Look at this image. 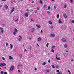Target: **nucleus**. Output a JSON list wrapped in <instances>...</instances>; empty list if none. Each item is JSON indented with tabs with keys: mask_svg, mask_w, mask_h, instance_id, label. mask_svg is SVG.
Segmentation results:
<instances>
[{
	"mask_svg": "<svg viewBox=\"0 0 74 74\" xmlns=\"http://www.w3.org/2000/svg\"><path fill=\"white\" fill-rule=\"evenodd\" d=\"M37 68H35V70L36 71V70H37Z\"/></svg>",
	"mask_w": 74,
	"mask_h": 74,
	"instance_id": "nucleus-54",
	"label": "nucleus"
},
{
	"mask_svg": "<svg viewBox=\"0 0 74 74\" xmlns=\"http://www.w3.org/2000/svg\"><path fill=\"white\" fill-rule=\"evenodd\" d=\"M48 14H50V12H48V11H47V12Z\"/></svg>",
	"mask_w": 74,
	"mask_h": 74,
	"instance_id": "nucleus-53",
	"label": "nucleus"
},
{
	"mask_svg": "<svg viewBox=\"0 0 74 74\" xmlns=\"http://www.w3.org/2000/svg\"><path fill=\"white\" fill-rule=\"evenodd\" d=\"M42 64L43 66H44V65H45V64H46V62H44L43 63H42Z\"/></svg>",
	"mask_w": 74,
	"mask_h": 74,
	"instance_id": "nucleus-19",
	"label": "nucleus"
},
{
	"mask_svg": "<svg viewBox=\"0 0 74 74\" xmlns=\"http://www.w3.org/2000/svg\"><path fill=\"white\" fill-rule=\"evenodd\" d=\"M25 15L26 17H27L28 16V14L26 13H25Z\"/></svg>",
	"mask_w": 74,
	"mask_h": 74,
	"instance_id": "nucleus-15",
	"label": "nucleus"
},
{
	"mask_svg": "<svg viewBox=\"0 0 74 74\" xmlns=\"http://www.w3.org/2000/svg\"><path fill=\"white\" fill-rule=\"evenodd\" d=\"M50 8H51L50 7V6H49L48 8V10H49V9H50Z\"/></svg>",
	"mask_w": 74,
	"mask_h": 74,
	"instance_id": "nucleus-42",
	"label": "nucleus"
},
{
	"mask_svg": "<svg viewBox=\"0 0 74 74\" xmlns=\"http://www.w3.org/2000/svg\"><path fill=\"white\" fill-rule=\"evenodd\" d=\"M18 73H21V71L19 70H18Z\"/></svg>",
	"mask_w": 74,
	"mask_h": 74,
	"instance_id": "nucleus-46",
	"label": "nucleus"
},
{
	"mask_svg": "<svg viewBox=\"0 0 74 74\" xmlns=\"http://www.w3.org/2000/svg\"><path fill=\"white\" fill-rule=\"evenodd\" d=\"M32 30H33V31H34V30H35V28H32Z\"/></svg>",
	"mask_w": 74,
	"mask_h": 74,
	"instance_id": "nucleus-40",
	"label": "nucleus"
},
{
	"mask_svg": "<svg viewBox=\"0 0 74 74\" xmlns=\"http://www.w3.org/2000/svg\"><path fill=\"white\" fill-rule=\"evenodd\" d=\"M48 45H49V44L48 43L46 45L47 47H48Z\"/></svg>",
	"mask_w": 74,
	"mask_h": 74,
	"instance_id": "nucleus-25",
	"label": "nucleus"
},
{
	"mask_svg": "<svg viewBox=\"0 0 74 74\" xmlns=\"http://www.w3.org/2000/svg\"><path fill=\"white\" fill-rule=\"evenodd\" d=\"M49 69H47L46 70V71L47 73H49Z\"/></svg>",
	"mask_w": 74,
	"mask_h": 74,
	"instance_id": "nucleus-8",
	"label": "nucleus"
},
{
	"mask_svg": "<svg viewBox=\"0 0 74 74\" xmlns=\"http://www.w3.org/2000/svg\"><path fill=\"white\" fill-rule=\"evenodd\" d=\"M1 32L2 33H4V30L3 29L2 30Z\"/></svg>",
	"mask_w": 74,
	"mask_h": 74,
	"instance_id": "nucleus-28",
	"label": "nucleus"
},
{
	"mask_svg": "<svg viewBox=\"0 0 74 74\" xmlns=\"http://www.w3.org/2000/svg\"><path fill=\"white\" fill-rule=\"evenodd\" d=\"M37 45L38 46V47H40V46L39 45H38V44H37Z\"/></svg>",
	"mask_w": 74,
	"mask_h": 74,
	"instance_id": "nucleus-56",
	"label": "nucleus"
},
{
	"mask_svg": "<svg viewBox=\"0 0 74 74\" xmlns=\"http://www.w3.org/2000/svg\"><path fill=\"white\" fill-rule=\"evenodd\" d=\"M54 8L55 9V8H56V6H54Z\"/></svg>",
	"mask_w": 74,
	"mask_h": 74,
	"instance_id": "nucleus-61",
	"label": "nucleus"
},
{
	"mask_svg": "<svg viewBox=\"0 0 74 74\" xmlns=\"http://www.w3.org/2000/svg\"><path fill=\"white\" fill-rule=\"evenodd\" d=\"M71 3H73V0H70Z\"/></svg>",
	"mask_w": 74,
	"mask_h": 74,
	"instance_id": "nucleus-48",
	"label": "nucleus"
},
{
	"mask_svg": "<svg viewBox=\"0 0 74 74\" xmlns=\"http://www.w3.org/2000/svg\"><path fill=\"white\" fill-rule=\"evenodd\" d=\"M14 70V66H13L12 65L11 66L10 68L9 69V71H12Z\"/></svg>",
	"mask_w": 74,
	"mask_h": 74,
	"instance_id": "nucleus-1",
	"label": "nucleus"
},
{
	"mask_svg": "<svg viewBox=\"0 0 74 74\" xmlns=\"http://www.w3.org/2000/svg\"><path fill=\"white\" fill-rule=\"evenodd\" d=\"M4 7H5V9H8V6L7 5H5L4 6Z\"/></svg>",
	"mask_w": 74,
	"mask_h": 74,
	"instance_id": "nucleus-12",
	"label": "nucleus"
},
{
	"mask_svg": "<svg viewBox=\"0 0 74 74\" xmlns=\"http://www.w3.org/2000/svg\"><path fill=\"white\" fill-rule=\"evenodd\" d=\"M66 7H67V5H65L64 7V8H66Z\"/></svg>",
	"mask_w": 74,
	"mask_h": 74,
	"instance_id": "nucleus-31",
	"label": "nucleus"
},
{
	"mask_svg": "<svg viewBox=\"0 0 74 74\" xmlns=\"http://www.w3.org/2000/svg\"><path fill=\"white\" fill-rule=\"evenodd\" d=\"M3 7V5H0V8Z\"/></svg>",
	"mask_w": 74,
	"mask_h": 74,
	"instance_id": "nucleus-51",
	"label": "nucleus"
},
{
	"mask_svg": "<svg viewBox=\"0 0 74 74\" xmlns=\"http://www.w3.org/2000/svg\"><path fill=\"white\" fill-rule=\"evenodd\" d=\"M34 3V2L33 1H32V3Z\"/></svg>",
	"mask_w": 74,
	"mask_h": 74,
	"instance_id": "nucleus-60",
	"label": "nucleus"
},
{
	"mask_svg": "<svg viewBox=\"0 0 74 74\" xmlns=\"http://www.w3.org/2000/svg\"><path fill=\"white\" fill-rule=\"evenodd\" d=\"M18 66L19 67H21L22 66H23V65L22 64H20L18 65Z\"/></svg>",
	"mask_w": 74,
	"mask_h": 74,
	"instance_id": "nucleus-23",
	"label": "nucleus"
},
{
	"mask_svg": "<svg viewBox=\"0 0 74 74\" xmlns=\"http://www.w3.org/2000/svg\"><path fill=\"white\" fill-rule=\"evenodd\" d=\"M36 27H38V28H41V26H40L38 25H36Z\"/></svg>",
	"mask_w": 74,
	"mask_h": 74,
	"instance_id": "nucleus-7",
	"label": "nucleus"
},
{
	"mask_svg": "<svg viewBox=\"0 0 74 74\" xmlns=\"http://www.w3.org/2000/svg\"><path fill=\"white\" fill-rule=\"evenodd\" d=\"M10 48L11 49H12V48H13V45H12L11 44H10Z\"/></svg>",
	"mask_w": 74,
	"mask_h": 74,
	"instance_id": "nucleus-14",
	"label": "nucleus"
},
{
	"mask_svg": "<svg viewBox=\"0 0 74 74\" xmlns=\"http://www.w3.org/2000/svg\"><path fill=\"white\" fill-rule=\"evenodd\" d=\"M59 16V14H58L57 15V17L58 19Z\"/></svg>",
	"mask_w": 74,
	"mask_h": 74,
	"instance_id": "nucleus-26",
	"label": "nucleus"
},
{
	"mask_svg": "<svg viewBox=\"0 0 74 74\" xmlns=\"http://www.w3.org/2000/svg\"><path fill=\"white\" fill-rule=\"evenodd\" d=\"M40 4H42V1L41 0H40Z\"/></svg>",
	"mask_w": 74,
	"mask_h": 74,
	"instance_id": "nucleus-24",
	"label": "nucleus"
},
{
	"mask_svg": "<svg viewBox=\"0 0 74 74\" xmlns=\"http://www.w3.org/2000/svg\"><path fill=\"white\" fill-rule=\"evenodd\" d=\"M21 37L22 36L20 35L19 36V37H20V38H18V40L19 41L21 40V39H22V38Z\"/></svg>",
	"mask_w": 74,
	"mask_h": 74,
	"instance_id": "nucleus-4",
	"label": "nucleus"
},
{
	"mask_svg": "<svg viewBox=\"0 0 74 74\" xmlns=\"http://www.w3.org/2000/svg\"><path fill=\"white\" fill-rule=\"evenodd\" d=\"M72 22L73 23H74V20H73L72 21Z\"/></svg>",
	"mask_w": 74,
	"mask_h": 74,
	"instance_id": "nucleus-47",
	"label": "nucleus"
},
{
	"mask_svg": "<svg viewBox=\"0 0 74 74\" xmlns=\"http://www.w3.org/2000/svg\"><path fill=\"white\" fill-rule=\"evenodd\" d=\"M32 47H30L29 48L30 50H32Z\"/></svg>",
	"mask_w": 74,
	"mask_h": 74,
	"instance_id": "nucleus-37",
	"label": "nucleus"
},
{
	"mask_svg": "<svg viewBox=\"0 0 74 74\" xmlns=\"http://www.w3.org/2000/svg\"><path fill=\"white\" fill-rule=\"evenodd\" d=\"M44 7H46V5H44Z\"/></svg>",
	"mask_w": 74,
	"mask_h": 74,
	"instance_id": "nucleus-62",
	"label": "nucleus"
},
{
	"mask_svg": "<svg viewBox=\"0 0 74 74\" xmlns=\"http://www.w3.org/2000/svg\"><path fill=\"white\" fill-rule=\"evenodd\" d=\"M2 59L3 60H5V58L4 57H2Z\"/></svg>",
	"mask_w": 74,
	"mask_h": 74,
	"instance_id": "nucleus-33",
	"label": "nucleus"
},
{
	"mask_svg": "<svg viewBox=\"0 0 74 74\" xmlns=\"http://www.w3.org/2000/svg\"><path fill=\"white\" fill-rule=\"evenodd\" d=\"M8 43H6V47H7V46H8Z\"/></svg>",
	"mask_w": 74,
	"mask_h": 74,
	"instance_id": "nucleus-39",
	"label": "nucleus"
},
{
	"mask_svg": "<svg viewBox=\"0 0 74 74\" xmlns=\"http://www.w3.org/2000/svg\"><path fill=\"white\" fill-rule=\"evenodd\" d=\"M57 74H62V73L58 72L57 73Z\"/></svg>",
	"mask_w": 74,
	"mask_h": 74,
	"instance_id": "nucleus-32",
	"label": "nucleus"
},
{
	"mask_svg": "<svg viewBox=\"0 0 74 74\" xmlns=\"http://www.w3.org/2000/svg\"><path fill=\"white\" fill-rule=\"evenodd\" d=\"M50 36L52 37H55V35L54 34H51Z\"/></svg>",
	"mask_w": 74,
	"mask_h": 74,
	"instance_id": "nucleus-5",
	"label": "nucleus"
},
{
	"mask_svg": "<svg viewBox=\"0 0 74 74\" xmlns=\"http://www.w3.org/2000/svg\"><path fill=\"white\" fill-rule=\"evenodd\" d=\"M56 58L58 60H60V58L59 57L58 58V57H57V56L56 57Z\"/></svg>",
	"mask_w": 74,
	"mask_h": 74,
	"instance_id": "nucleus-17",
	"label": "nucleus"
},
{
	"mask_svg": "<svg viewBox=\"0 0 74 74\" xmlns=\"http://www.w3.org/2000/svg\"><path fill=\"white\" fill-rule=\"evenodd\" d=\"M4 74H7V73L6 72H5L4 73Z\"/></svg>",
	"mask_w": 74,
	"mask_h": 74,
	"instance_id": "nucleus-44",
	"label": "nucleus"
},
{
	"mask_svg": "<svg viewBox=\"0 0 74 74\" xmlns=\"http://www.w3.org/2000/svg\"><path fill=\"white\" fill-rule=\"evenodd\" d=\"M74 61V60H73V59L71 60V61Z\"/></svg>",
	"mask_w": 74,
	"mask_h": 74,
	"instance_id": "nucleus-63",
	"label": "nucleus"
},
{
	"mask_svg": "<svg viewBox=\"0 0 74 74\" xmlns=\"http://www.w3.org/2000/svg\"><path fill=\"white\" fill-rule=\"evenodd\" d=\"M64 47L65 48H66V47H67V45L66 44L64 46Z\"/></svg>",
	"mask_w": 74,
	"mask_h": 74,
	"instance_id": "nucleus-22",
	"label": "nucleus"
},
{
	"mask_svg": "<svg viewBox=\"0 0 74 74\" xmlns=\"http://www.w3.org/2000/svg\"><path fill=\"white\" fill-rule=\"evenodd\" d=\"M41 33H42V30H41Z\"/></svg>",
	"mask_w": 74,
	"mask_h": 74,
	"instance_id": "nucleus-59",
	"label": "nucleus"
},
{
	"mask_svg": "<svg viewBox=\"0 0 74 74\" xmlns=\"http://www.w3.org/2000/svg\"><path fill=\"white\" fill-rule=\"evenodd\" d=\"M51 51L52 52H54V50H53V49H52L51 50Z\"/></svg>",
	"mask_w": 74,
	"mask_h": 74,
	"instance_id": "nucleus-35",
	"label": "nucleus"
},
{
	"mask_svg": "<svg viewBox=\"0 0 74 74\" xmlns=\"http://www.w3.org/2000/svg\"><path fill=\"white\" fill-rule=\"evenodd\" d=\"M50 62H51V61H50V60H49L48 61V62L49 63H50Z\"/></svg>",
	"mask_w": 74,
	"mask_h": 74,
	"instance_id": "nucleus-50",
	"label": "nucleus"
},
{
	"mask_svg": "<svg viewBox=\"0 0 74 74\" xmlns=\"http://www.w3.org/2000/svg\"><path fill=\"white\" fill-rule=\"evenodd\" d=\"M56 72H59V70H57Z\"/></svg>",
	"mask_w": 74,
	"mask_h": 74,
	"instance_id": "nucleus-49",
	"label": "nucleus"
},
{
	"mask_svg": "<svg viewBox=\"0 0 74 74\" xmlns=\"http://www.w3.org/2000/svg\"><path fill=\"white\" fill-rule=\"evenodd\" d=\"M6 66V64L5 63H3V66Z\"/></svg>",
	"mask_w": 74,
	"mask_h": 74,
	"instance_id": "nucleus-16",
	"label": "nucleus"
},
{
	"mask_svg": "<svg viewBox=\"0 0 74 74\" xmlns=\"http://www.w3.org/2000/svg\"><path fill=\"white\" fill-rule=\"evenodd\" d=\"M0 29L1 30H3V28H1V27H0Z\"/></svg>",
	"mask_w": 74,
	"mask_h": 74,
	"instance_id": "nucleus-45",
	"label": "nucleus"
},
{
	"mask_svg": "<svg viewBox=\"0 0 74 74\" xmlns=\"http://www.w3.org/2000/svg\"><path fill=\"white\" fill-rule=\"evenodd\" d=\"M3 68H4V69H6V67H3Z\"/></svg>",
	"mask_w": 74,
	"mask_h": 74,
	"instance_id": "nucleus-64",
	"label": "nucleus"
},
{
	"mask_svg": "<svg viewBox=\"0 0 74 74\" xmlns=\"http://www.w3.org/2000/svg\"><path fill=\"white\" fill-rule=\"evenodd\" d=\"M62 41H63L64 42H66V40L65 38H63L62 39Z\"/></svg>",
	"mask_w": 74,
	"mask_h": 74,
	"instance_id": "nucleus-3",
	"label": "nucleus"
},
{
	"mask_svg": "<svg viewBox=\"0 0 74 74\" xmlns=\"http://www.w3.org/2000/svg\"><path fill=\"white\" fill-rule=\"evenodd\" d=\"M64 17L65 18H67V15H66V14H64Z\"/></svg>",
	"mask_w": 74,
	"mask_h": 74,
	"instance_id": "nucleus-9",
	"label": "nucleus"
},
{
	"mask_svg": "<svg viewBox=\"0 0 74 74\" xmlns=\"http://www.w3.org/2000/svg\"><path fill=\"white\" fill-rule=\"evenodd\" d=\"M49 24H52V23L51 21H49Z\"/></svg>",
	"mask_w": 74,
	"mask_h": 74,
	"instance_id": "nucleus-27",
	"label": "nucleus"
},
{
	"mask_svg": "<svg viewBox=\"0 0 74 74\" xmlns=\"http://www.w3.org/2000/svg\"><path fill=\"white\" fill-rule=\"evenodd\" d=\"M19 56H20V58H21L23 57V56H22V54H20Z\"/></svg>",
	"mask_w": 74,
	"mask_h": 74,
	"instance_id": "nucleus-18",
	"label": "nucleus"
},
{
	"mask_svg": "<svg viewBox=\"0 0 74 74\" xmlns=\"http://www.w3.org/2000/svg\"><path fill=\"white\" fill-rule=\"evenodd\" d=\"M14 10H15V8H12V9L11 11V13L13 12L14 11Z\"/></svg>",
	"mask_w": 74,
	"mask_h": 74,
	"instance_id": "nucleus-6",
	"label": "nucleus"
},
{
	"mask_svg": "<svg viewBox=\"0 0 74 74\" xmlns=\"http://www.w3.org/2000/svg\"><path fill=\"white\" fill-rule=\"evenodd\" d=\"M56 68H58L59 67V66L57 65L56 66Z\"/></svg>",
	"mask_w": 74,
	"mask_h": 74,
	"instance_id": "nucleus-38",
	"label": "nucleus"
},
{
	"mask_svg": "<svg viewBox=\"0 0 74 74\" xmlns=\"http://www.w3.org/2000/svg\"><path fill=\"white\" fill-rule=\"evenodd\" d=\"M9 59L10 60L13 59V58L11 56H9Z\"/></svg>",
	"mask_w": 74,
	"mask_h": 74,
	"instance_id": "nucleus-13",
	"label": "nucleus"
},
{
	"mask_svg": "<svg viewBox=\"0 0 74 74\" xmlns=\"http://www.w3.org/2000/svg\"><path fill=\"white\" fill-rule=\"evenodd\" d=\"M51 66H52V67H53V69H55V66H54V65H52Z\"/></svg>",
	"mask_w": 74,
	"mask_h": 74,
	"instance_id": "nucleus-20",
	"label": "nucleus"
},
{
	"mask_svg": "<svg viewBox=\"0 0 74 74\" xmlns=\"http://www.w3.org/2000/svg\"><path fill=\"white\" fill-rule=\"evenodd\" d=\"M3 63H0V66H3Z\"/></svg>",
	"mask_w": 74,
	"mask_h": 74,
	"instance_id": "nucleus-21",
	"label": "nucleus"
},
{
	"mask_svg": "<svg viewBox=\"0 0 74 74\" xmlns=\"http://www.w3.org/2000/svg\"><path fill=\"white\" fill-rule=\"evenodd\" d=\"M29 9H27V10H26V11H29Z\"/></svg>",
	"mask_w": 74,
	"mask_h": 74,
	"instance_id": "nucleus-41",
	"label": "nucleus"
},
{
	"mask_svg": "<svg viewBox=\"0 0 74 74\" xmlns=\"http://www.w3.org/2000/svg\"><path fill=\"white\" fill-rule=\"evenodd\" d=\"M17 32H18V30L16 28H15L14 32H13L14 35H15L16 34V33H17Z\"/></svg>",
	"mask_w": 74,
	"mask_h": 74,
	"instance_id": "nucleus-2",
	"label": "nucleus"
},
{
	"mask_svg": "<svg viewBox=\"0 0 74 74\" xmlns=\"http://www.w3.org/2000/svg\"><path fill=\"white\" fill-rule=\"evenodd\" d=\"M31 21H32V22H34V20L32 19V18H31Z\"/></svg>",
	"mask_w": 74,
	"mask_h": 74,
	"instance_id": "nucleus-30",
	"label": "nucleus"
},
{
	"mask_svg": "<svg viewBox=\"0 0 74 74\" xmlns=\"http://www.w3.org/2000/svg\"><path fill=\"white\" fill-rule=\"evenodd\" d=\"M40 10V8H37V10Z\"/></svg>",
	"mask_w": 74,
	"mask_h": 74,
	"instance_id": "nucleus-43",
	"label": "nucleus"
},
{
	"mask_svg": "<svg viewBox=\"0 0 74 74\" xmlns=\"http://www.w3.org/2000/svg\"><path fill=\"white\" fill-rule=\"evenodd\" d=\"M58 22L59 23H62V21H61V20H60V19H59L58 21Z\"/></svg>",
	"mask_w": 74,
	"mask_h": 74,
	"instance_id": "nucleus-11",
	"label": "nucleus"
},
{
	"mask_svg": "<svg viewBox=\"0 0 74 74\" xmlns=\"http://www.w3.org/2000/svg\"><path fill=\"white\" fill-rule=\"evenodd\" d=\"M31 32H32V33H33V32H34V31H31Z\"/></svg>",
	"mask_w": 74,
	"mask_h": 74,
	"instance_id": "nucleus-55",
	"label": "nucleus"
},
{
	"mask_svg": "<svg viewBox=\"0 0 74 74\" xmlns=\"http://www.w3.org/2000/svg\"><path fill=\"white\" fill-rule=\"evenodd\" d=\"M55 46H53L52 47V48L53 49L54 48H55Z\"/></svg>",
	"mask_w": 74,
	"mask_h": 74,
	"instance_id": "nucleus-36",
	"label": "nucleus"
},
{
	"mask_svg": "<svg viewBox=\"0 0 74 74\" xmlns=\"http://www.w3.org/2000/svg\"><path fill=\"white\" fill-rule=\"evenodd\" d=\"M18 21V19H16L15 20V21Z\"/></svg>",
	"mask_w": 74,
	"mask_h": 74,
	"instance_id": "nucleus-52",
	"label": "nucleus"
},
{
	"mask_svg": "<svg viewBox=\"0 0 74 74\" xmlns=\"http://www.w3.org/2000/svg\"><path fill=\"white\" fill-rule=\"evenodd\" d=\"M51 28V29L53 28V27L52 26H51L50 27Z\"/></svg>",
	"mask_w": 74,
	"mask_h": 74,
	"instance_id": "nucleus-57",
	"label": "nucleus"
},
{
	"mask_svg": "<svg viewBox=\"0 0 74 74\" xmlns=\"http://www.w3.org/2000/svg\"><path fill=\"white\" fill-rule=\"evenodd\" d=\"M1 74H4V72H3V71H1Z\"/></svg>",
	"mask_w": 74,
	"mask_h": 74,
	"instance_id": "nucleus-29",
	"label": "nucleus"
},
{
	"mask_svg": "<svg viewBox=\"0 0 74 74\" xmlns=\"http://www.w3.org/2000/svg\"><path fill=\"white\" fill-rule=\"evenodd\" d=\"M38 41H40L41 40V38L40 37L38 38Z\"/></svg>",
	"mask_w": 74,
	"mask_h": 74,
	"instance_id": "nucleus-10",
	"label": "nucleus"
},
{
	"mask_svg": "<svg viewBox=\"0 0 74 74\" xmlns=\"http://www.w3.org/2000/svg\"><path fill=\"white\" fill-rule=\"evenodd\" d=\"M68 71L69 74H71V72H70V70H68Z\"/></svg>",
	"mask_w": 74,
	"mask_h": 74,
	"instance_id": "nucleus-34",
	"label": "nucleus"
},
{
	"mask_svg": "<svg viewBox=\"0 0 74 74\" xmlns=\"http://www.w3.org/2000/svg\"><path fill=\"white\" fill-rule=\"evenodd\" d=\"M29 40H32V38H29Z\"/></svg>",
	"mask_w": 74,
	"mask_h": 74,
	"instance_id": "nucleus-58",
	"label": "nucleus"
}]
</instances>
